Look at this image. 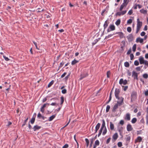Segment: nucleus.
<instances>
[{
	"label": "nucleus",
	"instance_id": "obj_17",
	"mask_svg": "<svg viewBox=\"0 0 148 148\" xmlns=\"http://www.w3.org/2000/svg\"><path fill=\"white\" fill-rule=\"evenodd\" d=\"M109 27L112 31L114 30L115 29V27L113 25L110 24L109 25Z\"/></svg>",
	"mask_w": 148,
	"mask_h": 148
},
{
	"label": "nucleus",
	"instance_id": "obj_53",
	"mask_svg": "<svg viewBox=\"0 0 148 148\" xmlns=\"http://www.w3.org/2000/svg\"><path fill=\"white\" fill-rule=\"evenodd\" d=\"M110 140H111V138L110 137L108 138L107 139V140L106 141V143L107 144H108L109 143V142H110Z\"/></svg>",
	"mask_w": 148,
	"mask_h": 148
},
{
	"label": "nucleus",
	"instance_id": "obj_55",
	"mask_svg": "<svg viewBox=\"0 0 148 148\" xmlns=\"http://www.w3.org/2000/svg\"><path fill=\"white\" fill-rule=\"evenodd\" d=\"M69 146V145L68 144H65L62 147V148H67Z\"/></svg>",
	"mask_w": 148,
	"mask_h": 148
},
{
	"label": "nucleus",
	"instance_id": "obj_13",
	"mask_svg": "<svg viewBox=\"0 0 148 148\" xmlns=\"http://www.w3.org/2000/svg\"><path fill=\"white\" fill-rule=\"evenodd\" d=\"M127 38L129 41H131L132 40L133 36L132 34H130L128 36Z\"/></svg>",
	"mask_w": 148,
	"mask_h": 148
},
{
	"label": "nucleus",
	"instance_id": "obj_52",
	"mask_svg": "<svg viewBox=\"0 0 148 148\" xmlns=\"http://www.w3.org/2000/svg\"><path fill=\"white\" fill-rule=\"evenodd\" d=\"M132 22V20L131 19H129L127 21V23L128 24H131Z\"/></svg>",
	"mask_w": 148,
	"mask_h": 148
},
{
	"label": "nucleus",
	"instance_id": "obj_29",
	"mask_svg": "<svg viewBox=\"0 0 148 148\" xmlns=\"http://www.w3.org/2000/svg\"><path fill=\"white\" fill-rule=\"evenodd\" d=\"M54 82L53 80H52L48 84V88L50 87L53 84Z\"/></svg>",
	"mask_w": 148,
	"mask_h": 148
},
{
	"label": "nucleus",
	"instance_id": "obj_59",
	"mask_svg": "<svg viewBox=\"0 0 148 148\" xmlns=\"http://www.w3.org/2000/svg\"><path fill=\"white\" fill-rule=\"evenodd\" d=\"M136 69L137 70V71H140V67L138 66L136 68Z\"/></svg>",
	"mask_w": 148,
	"mask_h": 148
},
{
	"label": "nucleus",
	"instance_id": "obj_18",
	"mask_svg": "<svg viewBox=\"0 0 148 148\" xmlns=\"http://www.w3.org/2000/svg\"><path fill=\"white\" fill-rule=\"evenodd\" d=\"M118 106L117 104H116L114 106L113 109H112V111L113 112H114L116 111V110L118 108Z\"/></svg>",
	"mask_w": 148,
	"mask_h": 148
},
{
	"label": "nucleus",
	"instance_id": "obj_64",
	"mask_svg": "<svg viewBox=\"0 0 148 148\" xmlns=\"http://www.w3.org/2000/svg\"><path fill=\"white\" fill-rule=\"evenodd\" d=\"M145 96H147L148 95V90L145 91Z\"/></svg>",
	"mask_w": 148,
	"mask_h": 148
},
{
	"label": "nucleus",
	"instance_id": "obj_46",
	"mask_svg": "<svg viewBox=\"0 0 148 148\" xmlns=\"http://www.w3.org/2000/svg\"><path fill=\"white\" fill-rule=\"evenodd\" d=\"M117 145L119 147H121L122 145V143L121 142H119L117 143Z\"/></svg>",
	"mask_w": 148,
	"mask_h": 148
},
{
	"label": "nucleus",
	"instance_id": "obj_44",
	"mask_svg": "<svg viewBox=\"0 0 148 148\" xmlns=\"http://www.w3.org/2000/svg\"><path fill=\"white\" fill-rule=\"evenodd\" d=\"M48 105L49 106V103H45L43 104V105L42 106L41 108H44L45 107H46L47 105Z\"/></svg>",
	"mask_w": 148,
	"mask_h": 148
},
{
	"label": "nucleus",
	"instance_id": "obj_27",
	"mask_svg": "<svg viewBox=\"0 0 148 148\" xmlns=\"http://www.w3.org/2000/svg\"><path fill=\"white\" fill-rule=\"evenodd\" d=\"M143 77L145 79H147L148 77V74L147 73H145L143 74Z\"/></svg>",
	"mask_w": 148,
	"mask_h": 148
},
{
	"label": "nucleus",
	"instance_id": "obj_24",
	"mask_svg": "<svg viewBox=\"0 0 148 148\" xmlns=\"http://www.w3.org/2000/svg\"><path fill=\"white\" fill-rule=\"evenodd\" d=\"M126 5H125L123 3H122L120 7L119 10L120 11H121L123 9L124 7H125L126 6Z\"/></svg>",
	"mask_w": 148,
	"mask_h": 148
},
{
	"label": "nucleus",
	"instance_id": "obj_32",
	"mask_svg": "<svg viewBox=\"0 0 148 148\" xmlns=\"http://www.w3.org/2000/svg\"><path fill=\"white\" fill-rule=\"evenodd\" d=\"M124 66L126 67H128L129 66L130 64L128 62H125L124 63Z\"/></svg>",
	"mask_w": 148,
	"mask_h": 148
},
{
	"label": "nucleus",
	"instance_id": "obj_30",
	"mask_svg": "<svg viewBox=\"0 0 148 148\" xmlns=\"http://www.w3.org/2000/svg\"><path fill=\"white\" fill-rule=\"evenodd\" d=\"M137 121V119L136 118H133L131 121L132 123H135Z\"/></svg>",
	"mask_w": 148,
	"mask_h": 148
},
{
	"label": "nucleus",
	"instance_id": "obj_51",
	"mask_svg": "<svg viewBox=\"0 0 148 148\" xmlns=\"http://www.w3.org/2000/svg\"><path fill=\"white\" fill-rule=\"evenodd\" d=\"M133 13V11L132 10H130L128 12V14L129 15H131Z\"/></svg>",
	"mask_w": 148,
	"mask_h": 148
},
{
	"label": "nucleus",
	"instance_id": "obj_11",
	"mask_svg": "<svg viewBox=\"0 0 148 148\" xmlns=\"http://www.w3.org/2000/svg\"><path fill=\"white\" fill-rule=\"evenodd\" d=\"M119 34V35L121 38H122L123 37V34L122 32H116V33H114V34Z\"/></svg>",
	"mask_w": 148,
	"mask_h": 148
},
{
	"label": "nucleus",
	"instance_id": "obj_45",
	"mask_svg": "<svg viewBox=\"0 0 148 148\" xmlns=\"http://www.w3.org/2000/svg\"><path fill=\"white\" fill-rule=\"evenodd\" d=\"M28 117L24 121V123L23 124V125H22V127H23L24 125H25L26 123L27 122V120H28Z\"/></svg>",
	"mask_w": 148,
	"mask_h": 148
},
{
	"label": "nucleus",
	"instance_id": "obj_25",
	"mask_svg": "<svg viewBox=\"0 0 148 148\" xmlns=\"http://www.w3.org/2000/svg\"><path fill=\"white\" fill-rule=\"evenodd\" d=\"M56 116L55 115H52L51 116L49 117V121H52L55 117Z\"/></svg>",
	"mask_w": 148,
	"mask_h": 148
},
{
	"label": "nucleus",
	"instance_id": "obj_43",
	"mask_svg": "<svg viewBox=\"0 0 148 148\" xmlns=\"http://www.w3.org/2000/svg\"><path fill=\"white\" fill-rule=\"evenodd\" d=\"M33 42L34 43V44L35 45V46L36 48L38 49L39 50V49L38 48L37 46V43L36 42H35L34 41H33Z\"/></svg>",
	"mask_w": 148,
	"mask_h": 148
},
{
	"label": "nucleus",
	"instance_id": "obj_57",
	"mask_svg": "<svg viewBox=\"0 0 148 148\" xmlns=\"http://www.w3.org/2000/svg\"><path fill=\"white\" fill-rule=\"evenodd\" d=\"M116 16H121V15H122V14L121 13V12H117L116 14Z\"/></svg>",
	"mask_w": 148,
	"mask_h": 148
},
{
	"label": "nucleus",
	"instance_id": "obj_28",
	"mask_svg": "<svg viewBox=\"0 0 148 148\" xmlns=\"http://www.w3.org/2000/svg\"><path fill=\"white\" fill-rule=\"evenodd\" d=\"M121 23V20L120 19H118L115 22V23L116 25L118 26Z\"/></svg>",
	"mask_w": 148,
	"mask_h": 148
},
{
	"label": "nucleus",
	"instance_id": "obj_61",
	"mask_svg": "<svg viewBox=\"0 0 148 148\" xmlns=\"http://www.w3.org/2000/svg\"><path fill=\"white\" fill-rule=\"evenodd\" d=\"M126 12L127 11L126 10L123 11L122 12H121L122 15H123L125 14L126 13Z\"/></svg>",
	"mask_w": 148,
	"mask_h": 148
},
{
	"label": "nucleus",
	"instance_id": "obj_2",
	"mask_svg": "<svg viewBox=\"0 0 148 148\" xmlns=\"http://www.w3.org/2000/svg\"><path fill=\"white\" fill-rule=\"evenodd\" d=\"M118 100H121V101H118L117 102V103H116V104H117L118 106H121L123 101L124 98H123L122 97H120V98L117 99Z\"/></svg>",
	"mask_w": 148,
	"mask_h": 148
},
{
	"label": "nucleus",
	"instance_id": "obj_38",
	"mask_svg": "<svg viewBox=\"0 0 148 148\" xmlns=\"http://www.w3.org/2000/svg\"><path fill=\"white\" fill-rule=\"evenodd\" d=\"M104 130L102 132V135H104L107 132V130L106 128H105L104 129Z\"/></svg>",
	"mask_w": 148,
	"mask_h": 148
},
{
	"label": "nucleus",
	"instance_id": "obj_42",
	"mask_svg": "<svg viewBox=\"0 0 148 148\" xmlns=\"http://www.w3.org/2000/svg\"><path fill=\"white\" fill-rule=\"evenodd\" d=\"M127 31L129 33L130 32L132 31L131 28L130 27H128L127 28Z\"/></svg>",
	"mask_w": 148,
	"mask_h": 148
},
{
	"label": "nucleus",
	"instance_id": "obj_54",
	"mask_svg": "<svg viewBox=\"0 0 148 148\" xmlns=\"http://www.w3.org/2000/svg\"><path fill=\"white\" fill-rule=\"evenodd\" d=\"M119 123H120V124H121L122 125H123L124 124V121L123 120H121L120 121Z\"/></svg>",
	"mask_w": 148,
	"mask_h": 148
},
{
	"label": "nucleus",
	"instance_id": "obj_21",
	"mask_svg": "<svg viewBox=\"0 0 148 148\" xmlns=\"http://www.w3.org/2000/svg\"><path fill=\"white\" fill-rule=\"evenodd\" d=\"M78 62L79 61L77 60H75V59L73 60L71 62V64L72 65H74L78 63Z\"/></svg>",
	"mask_w": 148,
	"mask_h": 148
},
{
	"label": "nucleus",
	"instance_id": "obj_56",
	"mask_svg": "<svg viewBox=\"0 0 148 148\" xmlns=\"http://www.w3.org/2000/svg\"><path fill=\"white\" fill-rule=\"evenodd\" d=\"M35 121V119L32 118L30 121V123H31V124H33L34 123Z\"/></svg>",
	"mask_w": 148,
	"mask_h": 148
},
{
	"label": "nucleus",
	"instance_id": "obj_48",
	"mask_svg": "<svg viewBox=\"0 0 148 148\" xmlns=\"http://www.w3.org/2000/svg\"><path fill=\"white\" fill-rule=\"evenodd\" d=\"M67 90L66 89H64L62 90V92L63 94H65L66 93Z\"/></svg>",
	"mask_w": 148,
	"mask_h": 148
},
{
	"label": "nucleus",
	"instance_id": "obj_37",
	"mask_svg": "<svg viewBox=\"0 0 148 148\" xmlns=\"http://www.w3.org/2000/svg\"><path fill=\"white\" fill-rule=\"evenodd\" d=\"M99 144V140H96L95 142V143L94 145H96L97 146H98Z\"/></svg>",
	"mask_w": 148,
	"mask_h": 148
},
{
	"label": "nucleus",
	"instance_id": "obj_12",
	"mask_svg": "<svg viewBox=\"0 0 148 148\" xmlns=\"http://www.w3.org/2000/svg\"><path fill=\"white\" fill-rule=\"evenodd\" d=\"M139 60L140 64H143V62L144 61V58L143 57L141 56L140 57V58H139Z\"/></svg>",
	"mask_w": 148,
	"mask_h": 148
},
{
	"label": "nucleus",
	"instance_id": "obj_4",
	"mask_svg": "<svg viewBox=\"0 0 148 148\" xmlns=\"http://www.w3.org/2000/svg\"><path fill=\"white\" fill-rule=\"evenodd\" d=\"M88 75V73L87 72H84L82 73L80 75V78L79 80H81L82 79L84 78H85Z\"/></svg>",
	"mask_w": 148,
	"mask_h": 148
},
{
	"label": "nucleus",
	"instance_id": "obj_36",
	"mask_svg": "<svg viewBox=\"0 0 148 148\" xmlns=\"http://www.w3.org/2000/svg\"><path fill=\"white\" fill-rule=\"evenodd\" d=\"M110 108V106L109 105H107L106 106V112H108L109 111V110Z\"/></svg>",
	"mask_w": 148,
	"mask_h": 148
},
{
	"label": "nucleus",
	"instance_id": "obj_23",
	"mask_svg": "<svg viewBox=\"0 0 148 148\" xmlns=\"http://www.w3.org/2000/svg\"><path fill=\"white\" fill-rule=\"evenodd\" d=\"M110 128L111 130H113L114 129V125L112 122H110Z\"/></svg>",
	"mask_w": 148,
	"mask_h": 148
},
{
	"label": "nucleus",
	"instance_id": "obj_6",
	"mask_svg": "<svg viewBox=\"0 0 148 148\" xmlns=\"http://www.w3.org/2000/svg\"><path fill=\"white\" fill-rule=\"evenodd\" d=\"M138 73L134 71H133L132 72V76L134 77V79H138Z\"/></svg>",
	"mask_w": 148,
	"mask_h": 148
},
{
	"label": "nucleus",
	"instance_id": "obj_39",
	"mask_svg": "<svg viewBox=\"0 0 148 148\" xmlns=\"http://www.w3.org/2000/svg\"><path fill=\"white\" fill-rule=\"evenodd\" d=\"M134 65L136 66H138L139 64V62L137 60H136L134 61Z\"/></svg>",
	"mask_w": 148,
	"mask_h": 148
},
{
	"label": "nucleus",
	"instance_id": "obj_5",
	"mask_svg": "<svg viewBox=\"0 0 148 148\" xmlns=\"http://www.w3.org/2000/svg\"><path fill=\"white\" fill-rule=\"evenodd\" d=\"M127 83V80L125 79L123 80V79H121L119 81V84L122 85V84H123L124 85H125Z\"/></svg>",
	"mask_w": 148,
	"mask_h": 148
},
{
	"label": "nucleus",
	"instance_id": "obj_49",
	"mask_svg": "<svg viewBox=\"0 0 148 148\" xmlns=\"http://www.w3.org/2000/svg\"><path fill=\"white\" fill-rule=\"evenodd\" d=\"M3 57L5 60L6 61H8L9 60V59L8 57H6L5 56H3Z\"/></svg>",
	"mask_w": 148,
	"mask_h": 148
},
{
	"label": "nucleus",
	"instance_id": "obj_50",
	"mask_svg": "<svg viewBox=\"0 0 148 148\" xmlns=\"http://www.w3.org/2000/svg\"><path fill=\"white\" fill-rule=\"evenodd\" d=\"M42 116L41 115V114H40V112H39L38 115H37V117L40 119L42 117Z\"/></svg>",
	"mask_w": 148,
	"mask_h": 148
},
{
	"label": "nucleus",
	"instance_id": "obj_35",
	"mask_svg": "<svg viewBox=\"0 0 148 148\" xmlns=\"http://www.w3.org/2000/svg\"><path fill=\"white\" fill-rule=\"evenodd\" d=\"M126 141L129 142L130 140L131 137L130 136H127L126 138H125Z\"/></svg>",
	"mask_w": 148,
	"mask_h": 148
},
{
	"label": "nucleus",
	"instance_id": "obj_22",
	"mask_svg": "<svg viewBox=\"0 0 148 148\" xmlns=\"http://www.w3.org/2000/svg\"><path fill=\"white\" fill-rule=\"evenodd\" d=\"M142 140V138L140 136H138L136 140H135V142L136 141L138 142H140Z\"/></svg>",
	"mask_w": 148,
	"mask_h": 148
},
{
	"label": "nucleus",
	"instance_id": "obj_63",
	"mask_svg": "<svg viewBox=\"0 0 148 148\" xmlns=\"http://www.w3.org/2000/svg\"><path fill=\"white\" fill-rule=\"evenodd\" d=\"M145 32H143L141 33L140 35L141 36H143L145 35Z\"/></svg>",
	"mask_w": 148,
	"mask_h": 148
},
{
	"label": "nucleus",
	"instance_id": "obj_16",
	"mask_svg": "<svg viewBox=\"0 0 148 148\" xmlns=\"http://www.w3.org/2000/svg\"><path fill=\"white\" fill-rule=\"evenodd\" d=\"M109 23L107 20L104 23L103 25L104 29V30L105 29L108 27Z\"/></svg>",
	"mask_w": 148,
	"mask_h": 148
},
{
	"label": "nucleus",
	"instance_id": "obj_7",
	"mask_svg": "<svg viewBox=\"0 0 148 148\" xmlns=\"http://www.w3.org/2000/svg\"><path fill=\"white\" fill-rule=\"evenodd\" d=\"M137 27L140 28L142 25V22L140 21L138 18L137 19Z\"/></svg>",
	"mask_w": 148,
	"mask_h": 148
},
{
	"label": "nucleus",
	"instance_id": "obj_33",
	"mask_svg": "<svg viewBox=\"0 0 148 148\" xmlns=\"http://www.w3.org/2000/svg\"><path fill=\"white\" fill-rule=\"evenodd\" d=\"M85 141L86 142V147H88L89 145V140L88 139L86 138L85 139Z\"/></svg>",
	"mask_w": 148,
	"mask_h": 148
},
{
	"label": "nucleus",
	"instance_id": "obj_26",
	"mask_svg": "<svg viewBox=\"0 0 148 148\" xmlns=\"http://www.w3.org/2000/svg\"><path fill=\"white\" fill-rule=\"evenodd\" d=\"M130 1V0H123V3L125 5H127L129 1Z\"/></svg>",
	"mask_w": 148,
	"mask_h": 148
},
{
	"label": "nucleus",
	"instance_id": "obj_40",
	"mask_svg": "<svg viewBox=\"0 0 148 148\" xmlns=\"http://www.w3.org/2000/svg\"><path fill=\"white\" fill-rule=\"evenodd\" d=\"M61 98V103L60 104L62 105L63 104L64 101V97H63L62 96L60 97Z\"/></svg>",
	"mask_w": 148,
	"mask_h": 148
},
{
	"label": "nucleus",
	"instance_id": "obj_19",
	"mask_svg": "<svg viewBox=\"0 0 148 148\" xmlns=\"http://www.w3.org/2000/svg\"><path fill=\"white\" fill-rule=\"evenodd\" d=\"M100 38H99L97 39H96L94 40L93 42L92 43V46L95 45L100 40Z\"/></svg>",
	"mask_w": 148,
	"mask_h": 148
},
{
	"label": "nucleus",
	"instance_id": "obj_31",
	"mask_svg": "<svg viewBox=\"0 0 148 148\" xmlns=\"http://www.w3.org/2000/svg\"><path fill=\"white\" fill-rule=\"evenodd\" d=\"M136 44H134L132 47V50L134 52H135L136 51Z\"/></svg>",
	"mask_w": 148,
	"mask_h": 148
},
{
	"label": "nucleus",
	"instance_id": "obj_10",
	"mask_svg": "<svg viewBox=\"0 0 148 148\" xmlns=\"http://www.w3.org/2000/svg\"><path fill=\"white\" fill-rule=\"evenodd\" d=\"M41 128V127L37 125H36L34 126L33 129L34 131H35L37 130H39Z\"/></svg>",
	"mask_w": 148,
	"mask_h": 148
},
{
	"label": "nucleus",
	"instance_id": "obj_9",
	"mask_svg": "<svg viewBox=\"0 0 148 148\" xmlns=\"http://www.w3.org/2000/svg\"><path fill=\"white\" fill-rule=\"evenodd\" d=\"M127 130L128 132H130L132 130L133 128L132 125L130 124H128L127 126Z\"/></svg>",
	"mask_w": 148,
	"mask_h": 148
},
{
	"label": "nucleus",
	"instance_id": "obj_20",
	"mask_svg": "<svg viewBox=\"0 0 148 148\" xmlns=\"http://www.w3.org/2000/svg\"><path fill=\"white\" fill-rule=\"evenodd\" d=\"M118 137V135L117 133H115L112 136L113 139L114 140H116L117 139Z\"/></svg>",
	"mask_w": 148,
	"mask_h": 148
},
{
	"label": "nucleus",
	"instance_id": "obj_58",
	"mask_svg": "<svg viewBox=\"0 0 148 148\" xmlns=\"http://www.w3.org/2000/svg\"><path fill=\"white\" fill-rule=\"evenodd\" d=\"M130 59L131 60H132L133 59L134 56L133 54L132 53H131L130 54Z\"/></svg>",
	"mask_w": 148,
	"mask_h": 148
},
{
	"label": "nucleus",
	"instance_id": "obj_34",
	"mask_svg": "<svg viewBox=\"0 0 148 148\" xmlns=\"http://www.w3.org/2000/svg\"><path fill=\"white\" fill-rule=\"evenodd\" d=\"M140 12L141 13L144 14L146 13L147 12V11L146 10H144L143 9L140 10Z\"/></svg>",
	"mask_w": 148,
	"mask_h": 148
},
{
	"label": "nucleus",
	"instance_id": "obj_62",
	"mask_svg": "<svg viewBox=\"0 0 148 148\" xmlns=\"http://www.w3.org/2000/svg\"><path fill=\"white\" fill-rule=\"evenodd\" d=\"M64 64V63L63 62H61L60 63L59 67H62V66Z\"/></svg>",
	"mask_w": 148,
	"mask_h": 148
},
{
	"label": "nucleus",
	"instance_id": "obj_3",
	"mask_svg": "<svg viewBox=\"0 0 148 148\" xmlns=\"http://www.w3.org/2000/svg\"><path fill=\"white\" fill-rule=\"evenodd\" d=\"M120 93V90L118 88H116L115 90L114 94L115 96L116 99L120 98V97H119V95Z\"/></svg>",
	"mask_w": 148,
	"mask_h": 148
},
{
	"label": "nucleus",
	"instance_id": "obj_8",
	"mask_svg": "<svg viewBox=\"0 0 148 148\" xmlns=\"http://www.w3.org/2000/svg\"><path fill=\"white\" fill-rule=\"evenodd\" d=\"M124 119L127 121H130V114L129 113L126 114Z\"/></svg>",
	"mask_w": 148,
	"mask_h": 148
},
{
	"label": "nucleus",
	"instance_id": "obj_14",
	"mask_svg": "<svg viewBox=\"0 0 148 148\" xmlns=\"http://www.w3.org/2000/svg\"><path fill=\"white\" fill-rule=\"evenodd\" d=\"M143 41V38H137L136 40V42H139L140 43H142Z\"/></svg>",
	"mask_w": 148,
	"mask_h": 148
},
{
	"label": "nucleus",
	"instance_id": "obj_47",
	"mask_svg": "<svg viewBox=\"0 0 148 148\" xmlns=\"http://www.w3.org/2000/svg\"><path fill=\"white\" fill-rule=\"evenodd\" d=\"M93 140L94 139L93 138H92L90 139V147H91L92 146V145L93 143Z\"/></svg>",
	"mask_w": 148,
	"mask_h": 148
},
{
	"label": "nucleus",
	"instance_id": "obj_41",
	"mask_svg": "<svg viewBox=\"0 0 148 148\" xmlns=\"http://www.w3.org/2000/svg\"><path fill=\"white\" fill-rule=\"evenodd\" d=\"M115 34H114V33L113 34H110V35H108V36H106L105 37V39H107L108 38H109L110 37H111L113 35H115Z\"/></svg>",
	"mask_w": 148,
	"mask_h": 148
},
{
	"label": "nucleus",
	"instance_id": "obj_60",
	"mask_svg": "<svg viewBox=\"0 0 148 148\" xmlns=\"http://www.w3.org/2000/svg\"><path fill=\"white\" fill-rule=\"evenodd\" d=\"M110 73L109 71H107V77L108 78H109L110 77Z\"/></svg>",
	"mask_w": 148,
	"mask_h": 148
},
{
	"label": "nucleus",
	"instance_id": "obj_1",
	"mask_svg": "<svg viewBox=\"0 0 148 148\" xmlns=\"http://www.w3.org/2000/svg\"><path fill=\"white\" fill-rule=\"evenodd\" d=\"M137 93L135 91H133L131 94V97L132 101H134L136 97Z\"/></svg>",
	"mask_w": 148,
	"mask_h": 148
},
{
	"label": "nucleus",
	"instance_id": "obj_15",
	"mask_svg": "<svg viewBox=\"0 0 148 148\" xmlns=\"http://www.w3.org/2000/svg\"><path fill=\"white\" fill-rule=\"evenodd\" d=\"M100 125H101L99 123H98L96 125V126L95 127V133H96L97 132L98 130L99 129L100 127Z\"/></svg>",
	"mask_w": 148,
	"mask_h": 148
}]
</instances>
